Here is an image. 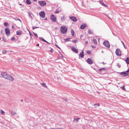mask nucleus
I'll list each match as a JSON object with an SVG mask.
<instances>
[{
	"mask_svg": "<svg viewBox=\"0 0 129 129\" xmlns=\"http://www.w3.org/2000/svg\"><path fill=\"white\" fill-rule=\"evenodd\" d=\"M1 75L4 78L10 81H12L14 80V78L12 76L6 72H2L1 73Z\"/></svg>",
	"mask_w": 129,
	"mask_h": 129,
	"instance_id": "obj_1",
	"label": "nucleus"
},
{
	"mask_svg": "<svg viewBox=\"0 0 129 129\" xmlns=\"http://www.w3.org/2000/svg\"><path fill=\"white\" fill-rule=\"evenodd\" d=\"M60 30L62 34H65L67 30V28L65 26H62L61 27Z\"/></svg>",
	"mask_w": 129,
	"mask_h": 129,
	"instance_id": "obj_2",
	"label": "nucleus"
},
{
	"mask_svg": "<svg viewBox=\"0 0 129 129\" xmlns=\"http://www.w3.org/2000/svg\"><path fill=\"white\" fill-rule=\"evenodd\" d=\"M50 18L51 20L53 22L56 21V18L55 16L53 14H52L50 16Z\"/></svg>",
	"mask_w": 129,
	"mask_h": 129,
	"instance_id": "obj_3",
	"label": "nucleus"
},
{
	"mask_svg": "<svg viewBox=\"0 0 129 129\" xmlns=\"http://www.w3.org/2000/svg\"><path fill=\"white\" fill-rule=\"evenodd\" d=\"M103 44L107 48H109L110 45L109 44V42L108 41H105L103 42Z\"/></svg>",
	"mask_w": 129,
	"mask_h": 129,
	"instance_id": "obj_4",
	"label": "nucleus"
},
{
	"mask_svg": "<svg viewBox=\"0 0 129 129\" xmlns=\"http://www.w3.org/2000/svg\"><path fill=\"white\" fill-rule=\"evenodd\" d=\"M39 14L40 17L42 18H44L45 16V13L43 11H42L40 12Z\"/></svg>",
	"mask_w": 129,
	"mask_h": 129,
	"instance_id": "obj_5",
	"label": "nucleus"
},
{
	"mask_svg": "<svg viewBox=\"0 0 129 129\" xmlns=\"http://www.w3.org/2000/svg\"><path fill=\"white\" fill-rule=\"evenodd\" d=\"M38 3L42 6H44L46 5V2L44 1H39Z\"/></svg>",
	"mask_w": 129,
	"mask_h": 129,
	"instance_id": "obj_6",
	"label": "nucleus"
},
{
	"mask_svg": "<svg viewBox=\"0 0 129 129\" xmlns=\"http://www.w3.org/2000/svg\"><path fill=\"white\" fill-rule=\"evenodd\" d=\"M115 53L118 56H120L121 55V52L119 49H116Z\"/></svg>",
	"mask_w": 129,
	"mask_h": 129,
	"instance_id": "obj_7",
	"label": "nucleus"
},
{
	"mask_svg": "<svg viewBox=\"0 0 129 129\" xmlns=\"http://www.w3.org/2000/svg\"><path fill=\"white\" fill-rule=\"evenodd\" d=\"M5 31L6 34L7 35H9L10 34V30L9 28H5Z\"/></svg>",
	"mask_w": 129,
	"mask_h": 129,
	"instance_id": "obj_8",
	"label": "nucleus"
},
{
	"mask_svg": "<svg viewBox=\"0 0 129 129\" xmlns=\"http://www.w3.org/2000/svg\"><path fill=\"white\" fill-rule=\"evenodd\" d=\"M70 47L71 48L72 50L73 51L77 53H78V50L74 46H70Z\"/></svg>",
	"mask_w": 129,
	"mask_h": 129,
	"instance_id": "obj_9",
	"label": "nucleus"
},
{
	"mask_svg": "<svg viewBox=\"0 0 129 129\" xmlns=\"http://www.w3.org/2000/svg\"><path fill=\"white\" fill-rule=\"evenodd\" d=\"M89 64H91L93 63V62L90 58H88L86 61Z\"/></svg>",
	"mask_w": 129,
	"mask_h": 129,
	"instance_id": "obj_10",
	"label": "nucleus"
},
{
	"mask_svg": "<svg viewBox=\"0 0 129 129\" xmlns=\"http://www.w3.org/2000/svg\"><path fill=\"white\" fill-rule=\"evenodd\" d=\"M70 18L74 22H76L77 20L76 18L74 17H70Z\"/></svg>",
	"mask_w": 129,
	"mask_h": 129,
	"instance_id": "obj_11",
	"label": "nucleus"
},
{
	"mask_svg": "<svg viewBox=\"0 0 129 129\" xmlns=\"http://www.w3.org/2000/svg\"><path fill=\"white\" fill-rule=\"evenodd\" d=\"M84 56L83 51H82L80 53L79 56L82 58Z\"/></svg>",
	"mask_w": 129,
	"mask_h": 129,
	"instance_id": "obj_12",
	"label": "nucleus"
},
{
	"mask_svg": "<svg viewBox=\"0 0 129 129\" xmlns=\"http://www.w3.org/2000/svg\"><path fill=\"white\" fill-rule=\"evenodd\" d=\"M87 26V25L86 24H83L82 25H81L80 26V28L81 29H84V28H85L86 26Z\"/></svg>",
	"mask_w": 129,
	"mask_h": 129,
	"instance_id": "obj_13",
	"label": "nucleus"
},
{
	"mask_svg": "<svg viewBox=\"0 0 129 129\" xmlns=\"http://www.w3.org/2000/svg\"><path fill=\"white\" fill-rule=\"evenodd\" d=\"M121 74L124 75V76H129L128 73L123 72L121 73Z\"/></svg>",
	"mask_w": 129,
	"mask_h": 129,
	"instance_id": "obj_14",
	"label": "nucleus"
},
{
	"mask_svg": "<svg viewBox=\"0 0 129 129\" xmlns=\"http://www.w3.org/2000/svg\"><path fill=\"white\" fill-rule=\"evenodd\" d=\"M10 113L12 116H14L16 114V113L14 112H13L11 110L10 111Z\"/></svg>",
	"mask_w": 129,
	"mask_h": 129,
	"instance_id": "obj_15",
	"label": "nucleus"
},
{
	"mask_svg": "<svg viewBox=\"0 0 129 129\" xmlns=\"http://www.w3.org/2000/svg\"><path fill=\"white\" fill-rule=\"evenodd\" d=\"M100 3L101 4V5H102L103 6L105 7L107 6L104 3V2L103 1H100Z\"/></svg>",
	"mask_w": 129,
	"mask_h": 129,
	"instance_id": "obj_16",
	"label": "nucleus"
},
{
	"mask_svg": "<svg viewBox=\"0 0 129 129\" xmlns=\"http://www.w3.org/2000/svg\"><path fill=\"white\" fill-rule=\"evenodd\" d=\"M22 33V31H16V34L17 35H20Z\"/></svg>",
	"mask_w": 129,
	"mask_h": 129,
	"instance_id": "obj_17",
	"label": "nucleus"
},
{
	"mask_svg": "<svg viewBox=\"0 0 129 129\" xmlns=\"http://www.w3.org/2000/svg\"><path fill=\"white\" fill-rule=\"evenodd\" d=\"M125 60L127 64H129V58L128 57H127Z\"/></svg>",
	"mask_w": 129,
	"mask_h": 129,
	"instance_id": "obj_18",
	"label": "nucleus"
},
{
	"mask_svg": "<svg viewBox=\"0 0 129 129\" xmlns=\"http://www.w3.org/2000/svg\"><path fill=\"white\" fill-rule=\"evenodd\" d=\"M26 3L30 5L31 3V1L30 0H26Z\"/></svg>",
	"mask_w": 129,
	"mask_h": 129,
	"instance_id": "obj_19",
	"label": "nucleus"
},
{
	"mask_svg": "<svg viewBox=\"0 0 129 129\" xmlns=\"http://www.w3.org/2000/svg\"><path fill=\"white\" fill-rule=\"evenodd\" d=\"M60 19L62 21H63L66 19L65 16H64L61 17Z\"/></svg>",
	"mask_w": 129,
	"mask_h": 129,
	"instance_id": "obj_20",
	"label": "nucleus"
},
{
	"mask_svg": "<svg viewBox=\"0 0 129 129\" xmlns=\"http://www.w3.org/2000/svg\"><path fill=\"white\" fill-rule=\"evenodd\" d=\"M58 58L60 59H62L63 58L60 52H59V54Z\"/></svg>",
	"mask_w": 129,
	"mask_h": 129,
	"instance_id": "obj_21",
	"label": "nucleus"
},
{
	"mask_svg": "<svg viewBox=\"0 0 129 129\" xmlns=\"http://www.w3.org/2000/svg\"><path fill=\"white\" fill-rule=\"evenodd\" d=\"M71 33L72 36H74V30L72 29L71 30Z\"/></svg>",
	"mask_w": 129,
	"mask_h": 129,
	"instance_id": "obj_22",
	"label": "nucleus"
},
{
	"mask_svg": "<svg viewBox=\"0 0 129 129\" xmlns=\"http://www.w3.org/2000/svg\"><path fill=\"white\" fill-rule=\"evenodd\" d=\"M93 41L94 44H97V42L96 40L95 39H93Z\"/></svg>",
	"mask_w": 129,
	"mask_h": 129,
	"instance_id": "obj_23",
	"label": "nucleus"
},
{
	"mask_svg": "<svg viewBox=\"0 0 129 129\" xmlns=\"http://www.w3.org/2000/svg\"><path fill=\"white\" fill-rule=\"evenodd\" d=\"M41 84L45 88H47V87L45 83H42Z\"/></svg>",
	"mask_w": 129,
	"mask_h": 129,
	"instance_id": "obj_24",
	"label": "nucleus"
},
{
	"mask_svg": "<svg viewBox=\"0 0 129 129\" xmlns=\"http://www.w3.org/2000/svg\"><path fill=\"white\" fill-rule=\"evenodd\" d=\"M14 19L16 20H18L20 21L21 22V21L20 20V19L19 18H18L16 17L14 18Z\"/></svg>",
	"mask_w": 129,
	"mask_h": 129,
	"instance_id": "obj_25",
	"label": "nucleus"
},
{
	"mask_svg": "<svg viewBox=\"0 0 129 129\" xmlns=\"http://www.w3.org/2000/svg\"><path fill=\"white\" fill-rule=\"evenodd\" d=\"M88 33L89 34H91L92 33V32L91 30L90 29H88Z\"/></svg>",
	"mask_w": 129,
	"mask_h": 129,
	"instance_id": "obj_26",
	"label": "nucleus"
},
{
	"mask_svg": "<svg viewBox=\"0 0 129 129\" xmlns=\"http://www.w3.org/2000/svg\"><path fill=\"white\" fill-rule=\"evenodd\" d=\"M1 113L2 115H4L5 114V112L4 111L2 110H1Z\"/></svg>",
	"mask_w": 129,
	"mask_h": 129,
	"instance_id": "obj_27",
	"label": "nucleus"
},
{
	"mask_svg": "<svg viewBox=\"0 0 129 129\" xmlns=\"http://www.w3.org/2000/svg\"><path fill=\"white\" fill-rule=\"evenodd\" d=\"M121 43H122L124 48L125 49H126V46H125V44L122 41H121Z\"/></svg>",
	"mask_w": 129,
	"mask_h": 129,
	"instance_id": "obj_28",
	"label": "nucleus"
},
{
	"mask_svg": "<svg viewBox=\"0 0 129 129\" xmlns=\"http://www.w3.org/2000/svg\"><path fill=\"white\" fill-rule=\"evenodd\" d=\"M80 119V118H75L74 119L75 120H76V121L78 122V120Z\"/></svg>",
	"mask_w": 129,
	"mask_h": 129,
	"instance_id": "obj_29",
	"label": "nucleus"
},
{
	"mask_svg": "<svg viewBox=\"0 0 129 129\" xmlns=\"http://www.w3.org/2000/svg\"><path fill=\"white\" fill-rule=\"evenodd\" d=\"M4 25L5 26H6L8 25V24L7 22H5L4 23Z\"/></svg>",
	"mask_w": 129,
	"mask_h": 129,
	"instance_id": "obj_30",
	"label": "nucleus"
},
{
	"mask_svg": "<svg viewBox=\"0 0 129 129\" xmlns=\"http://www.w3.org/2000/svg\"><path fill=\"white\" fill-rule=\"evenodd\" d=\"M39 39L40 40L43 41H44L45 40L43 38L41 37H39Z\"/></svg>",
	"mask_w": 129,
	"mask_h": 129,
	"instance_id": "obj_31",
	"label": "nucleus"
},
{
	"mask_svg": "<svg viewBox=\"0 0 129 129\" xmlns=\"http://www.w3.org/2000/svg\"><path fill=\"white\" fill-rule=\"evenodd\" d=\"M77 41L76 40H73V41H72V42H73V43H76L77 42Z\"/></svg>",
	"mask_w": 129,
	"mask_h": 129,
	"instance_id": "obj_32",
	"label": "nucleus"
},
{
	"mask_svg": "<svg viewBox=\"0 0 129 129\" xmlns=\"http://www.w3.org/2000/svg\"><path fill=\"white\" fill-rule=\"evenodd\" d=\"M39 27H38L33 26L32 27V29L34 30L35 28H38Z\"/></svg>",
	"mask_w": 129,
	"mask_h": 129,
	"instance_id": "obj_33",
	"label": "nucleus"
},
{
	"mask_svg": "<svg viewBox=\"0 0 129 129\" xmlns=\"http://www.w3.org/2000/svg\"><path fill=\"white\" fill-rule=\"evenodd\" d=\"M6 52L5 50H3L2 51V52H3V53L4 54H5L6 53Z\"/></svg>",
	"mask_w": 129,
	"mask_h": 129,
	"instance_id": "obj_34",
	"label": "nucleus"
},
{
	"mask_svg": "<svg viewBox=\"0 0 129 129\" xmlns=\"http://www.w3.org/2000/svg\"><path fill=\"white\" fill-rule=\"evenodd\" d=\"M33 33L36 37H38V36L37 34H36L34 32H33Z\"/></svg>",
	"mask_w": 129,
	"mask_h": 129,
	"instance_id": "obj_35",
	"label": "nucleus"
},
{
	"mask_svg": "<svg viewBox=\"0 0 129 129\" xmlns=\"http://www.w3.org/2000/svg\"><path fill=\"white\" fill-rule=\"evenodd\" d=\"M11 40H14L15 39V38L14 37H13L11 38Z\"/></svg>",
	"mask_w": 129,
	"mask_h": 129,
	"instance_id": "obj_36",
	"label": "nucleus"
},
{
	"mask_svg": "<svg viewBox=\"0 0 129 129\" xmlns=\"http://www.w3.org/2000/svg\"><path fill=\"white\" fill-rule=\"evenodd\" d=\"M86 53L88 54H90V52L89 51H86Z\"/></svg>",
	"mask_w": 129,
	"mask_h": 129,
	"instance_id": "obj_37",
	"label": "nucleus"
},
{
	"mask_svg": "<svg viewBox=\"0 0 129 129\" xmlns=\"http://www.w3.org/2000/svg\"><path fill=\"white\" fill-rule=\"evenodd\" d=\"M121 88L123 90H125V89L124 86H122L121 87Z\"/></svg>",
	"mask_w": 129,
	"mask_h": 129,
	"instance_id": "obj_38",
	"label": "nucleus"
},
{
	"mask_svg": "<svg viewBox=\"0 0 129 129\" xmlns=\"http://www.w3.org/2000/svg\"><path fill=\"white\" fill-rule=\"evenodd\" d=\"M53 50L52 49H51L49 51L51 52H53Z\"/></svg>",
	"mask_w": 129,
	"mask_h": 129,
	"instance_id": "obj_39",
	"label": "nucleus"
},
{
	"mask_svg": "<svg viewBox=\"0 0 129 129\" xmlns=\"http://www.w3.org/2000/svg\"><path fill=\"white\" fill-rule=\"evenodd\" d=\"M97 105L98 106H99L100 105V104H98V103L97 104H94V106H95V105Z\"/></svg>",
	"mask_w": 129,
	"mask_h": 129,
	"instance_id": "obj_40",
	"label": "nucleus"
},
{
	"mask_svg": "<svg viewBox=\"0 0 129 129\" xmlns=\"http://www.w3.org/2000/svg\"><path fill=\"white\" fill-rule=\"evenodd\" d=\"M22 60V59H18V61H21Z\"/></svg>",
	"mask_w": 129,
	"mask_h": 129,
	"instance_id": "obj_41",
	"label": "nucleus"
},
{
	"mask_svg": "<svg viewBox=\"0 0 129 129\" xmlns=\"http://www.w3.org/2000/svg\"><path fill=\"white\" fill-rule=\"evenodd\" d=\"M69 40H70V39L68 38H67L66 39V41H69Z\"/></svg>",
	"mask_w": 129,
	"mask_h": 129,
	"instance_id": "obj_42",
	"label": "nucleus"
},
{
	"mask_svg": "<svg viewBox=\"0 0 129 129\" xmlns=\"http://www.w3.org/2000/svg\"><path fill=\"white\" fill-rule=\"evenodd\" d=\"M29 34L31 37L32 36H33V35L30 32V31H29Z\"/></svg>",
	"mask_w": 129,
	"mask_h": 129,
	"instance_id": "obj_43",
	"label": "nucleus"
},
{
	"mask_svg": "<svg viewBox=\"0 0 129 129\" xmlns=\"http://www.w3.org/2000/svg\"><path fill=\"white\" fill-rule=\"evenodd\" d=\"M14 28H15L14 26H13V25H12V29H14Z\"/></svg>",
	"mask_w": 129,
	"mask_h": 129,
	"instance_id": "obj_44",
	"label": "nucleus"
},
{
	"mask_svg": "<svg viewBox=\"0 0 129 129\" xmlns=\"http://www.w3.org/2000/svg\"><path fill=\"white\" fill-rule=\"evenodd\" d=\"M55 13H59V11H56Z\"/></svg>",
	"mask_w": 129,
	"mask_h": 129,
	"instance_id": "obj_45",
	"label": "nucleus"
},
{
	"mask_svg": "<svg viewBox=\"0 0 129 129\" xmlns=\"http://www.w3.org/2000/svg\"><path fill=\"white\" fill-rule=\"evenodd\" d=\"M102 69H104V68H102V69H99V71H100L102 70Z\"/></svg>",
	"mask_w": 129,
	"mask_h": 129,
	"instance_id": "obj_46",
	"label": "nucleus"
},
{
	"mask_svg": "<svg viewBox=\"0 0 129 129\" xmlns=\"http://www.w3.org/2000/svg\"><path fill=\"white\" fill-rule=\"evenodd\" d=\"M44 42L46 43H48L47 42V41H46L45 40L44 41Z\"/></svg>",
	"mask_w": 129,
	"mask_h": 129,
	"instance_id": "obj_47",
	"label": "nucleus"
},
{
	"mask_svg": "<svg viewBox=\"0 0 129 129\" xmlns=\"http://www.w3.org/2000/svg\"><path fill=\"white\" fill-rule=\"evenodd\" d=\"M85 44H88V41H86V42H85Z\"/></svg>",
	"mask_w": 129,
	"mask_h": 129,
	"instance_id": "obj_48",
	"label": "nucleus"
},
{
	"mask_svg": "<svg viewBox=\"0 0 129 129\" xmlns=\"http://www.w3.org/2000/svg\"><path fill=\"white\" fill-rule=\"evenodd\" d=\"M56 46L58 48H59L60 49V48H59L58 46H57V45H56Z\"/></svg>",
	"mask_w": 129,
	"mask_h": 129,
	"instance_id": "obj_49",
	"label": "nucleus"
},
{
	"mask_svg": "<svg viewBox=\"0 0 129 129\" xmlns=\"http://www.w3.org/2000/svg\"><path fill=\"white\" fill-rule=\"evenodd\" d=\"M37 46H39V44H37Z\"/></svg>",
	"mask_w": 129,
	"mask_h": 129,
	"instance_id": "obj_50",
	"label": "nucleus"
},
{
	"mask_svg": "<svg viewBox=\"0 0 129 129\" xmlns=\"http://www.w3.org/2000/svg\"><path fill=\"white\" fill-rule=\"evenodd\" d=\"M83 37V36L82 35H81V36H80V38H82V37Z\"/></svg>",
	"mask_w": 129,
	"mask_h": 129,
	"instance_id": "obj_51",
	"label": "nucleus"
},
{
	"mask_svg": "<svg viewBox=\"0 0 129 129\" xmlns=\"http://www.w3.org/2000/svg\"><path fill=\"white\" fill-rule=\"evenodd\" d=\"M34 1H36L37 0H33Z\"/></svg>",
	"mask_w": 129,
	"mask_h": 129,
	"instance_id": "obj_52",
	"label": "nucleus"
},
{
	"mask_svg": "<svg viewBox=\"0 0 129 129\" xmlns=\"http://www.w3.org/2000/svg\"><path fill=\"white\" fill-rule=\"evenodd\" d=\"M47 19V18H46L45 19V20H46Z\"/></svg>",
	"mask_w": 129,
	"mask_h": 129,
	"instance_id": "obj_53",
	"label": "nucleus"
},
{
	"mask_svg": "<svg viewBox=\"0 0 129 129\" xmlns=\"http://www.w3.org/2000/svg\"><path fill=\"white\" fill-rule=\"evenodd\" d=\"M23 101V100H21V101H22V102Z\"/></svg>",
	"mask_w": 129,
	"mask_h": 129,
	"instance_id": "obj_54",
	"label": "nucleus"
},
{
	"mask_svg": "<svg viewBox=\"0 0 129 129\" xmlns=\"http://www.w3.org/2000/svg\"><path fill=\"white\" fill-rule=\"evenodd\" d=\"M102 53H104V52H103V51H102Z\"/></svg>",
	"mask_w": 129,
	"mask_h": 129,
	"instance_id": "obj_55",
	"label": "nucleus"
},
{
	"mask_svg": "<svg viewBox=\"0 0 129 129\" xmlns=\"http://www.w3.org/2000/svg\"><path fill=\"white\" fill-rule=\"evenodd\" d=\"M66 100H65L66 101H67V99H66Z\"/></svg>",
	"mask_w": 129,
	"mask_h": 129,
	"instance_id": "obj_56",
	"label": "nucleus"
},
{
	"mask_svg": "<svg viewBox=\"0 0 129 129\" xmlns=\"http://www.w3.org/2000/svg\"><path fill=\"white\" fill-rule=\"evenodd\" d=\"M1 39V38H0V40Z\"/></svg>",
	"mask_w": 129,
	"mask_h": 129,
	"instance_id": "obj_57",
	"label": "nucleus"
},
{
	"mask_svg": "<svg viewBox=\"0 0 129 129\" xmlns=\"http://www.w3.org/2000/svg\"><path fill=\"white\" fill-rule=\"evenodd\" d=\"M1 85V84H0V85Z\"/></svg>",
	"mask_w": 129,
	"mask_h": 129,
	"instance_id": "obj_58",
	"label": "nucleus"
}]
</instances>
